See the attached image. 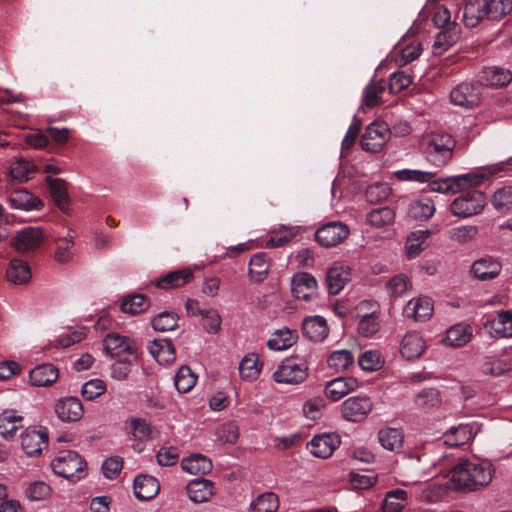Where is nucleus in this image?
Masks as SVG:
<instances>
[{
    "mask_svg": "<svg viewBox=\"0 0 512 512\" xmlns=\"http://www.w3.org/2000/svg\"><path fill=\"white\" fill-rule=\"evenodd\" d=\"M356 388V379L338 377L326 383L325 395L333 401H338Z\"/></svg>",
    "mask_w": 512,
    "mask_h": 512,
    "instance_id": "obj_32",
    "label": "nucleus"
},
{
    "mask_svg": "<svg viewBox=\"0 0 512 512\" xmlns=\"http://www.w3.org/2000/svg\"><path fill=\"white\" fill-rule=\"evenodd\" d=\"M413 403L419 410L428 412L438 408L441 404L440 392L435 388H425L413 397Z\"/></svg>",
    "mask_w": 512,
    "mask_h": 512,
    "instance_id": "obj_39",
    "label": "nucleus"
},
{
    "mask_svg": "<svg viewBox=\"0 0 512 512\" xmlns=\"http://www.w3.org/2000/svg\"><path fill=\"white\" fill-rule=\"evenodd\" d=\"M291 291L295 298L309 301L317 294V281L308 273H299L291 280Z\"/></svg>",
    "mask_w": 512,
    "mask_h": 512,
    "instance_id": "obj_18",
    "label": "nucleus"
},
{
    "mask_svg": "<svg viewBox=\"0 0 512 512\" xmlns=\"http://www.w3.org/2000/svg\"><path fill=\"white\" fill-rule=\"evenodd\" d=\"M373 403L367 396H353L341 404L342 416L351 422L364 420L372 410Z\"/></svg>",
    "mask_w": 512,
    "mask_h": 512,
    "instance_id": "obj_12",
    "label": "nucleus"
},
{
    "mask_svg": "<svg viewBox=\"0 0 512 512\" xmlns=\"http://www.w3.org/2000/svg\"><path fill=\"white\" fill-rule=\"evenodd\" d=\"M298 340L297 330L282 327L275 330L267 341V347L273 351H282L293 346Z\"/></svg>",
    "mask_w": 512,
    "mask_h": 512,
    "instance_id": "obj_30",
    "label": "nucleus"
},
{
    "mask_svg": "<svg viewBox=\"0 0 512 512\" xmlns=\"http://www.w3.org/2000/svg\"><path fill=\"white\" fill-rule=\"evenodd\" d=\"M478 228L475 225H462L449 231V238L459 244H465L475 239Z\"/></svg>",
    "mask_w": 512,
    "mask_h": 512,
    "instance_id": "obj_62",
    "label": "nucleus"
},
{
    "mask_svg": "<svg viewBox=\"0 0 512 512\" xmlns=\"http://www.w3.org/2000/svg\"><path fill=\"white\" fill-rule=\"evenodd\" d=\"M149 302L142 294L129 295L125 297L121 304V311L127 314H139L145 311Z\"/></svg>",
    "mask_w": 512,
    "mask_h": 512,
    "instance_id": "obj_55",
    "label": "nucleus"
},
{
    "mask_svg": "<svg viewBox=\"0 0 512 512\" xmlns=\"http://www.w3.org/2000/svg\"><path fill=\"white\" fill-rule=\"evenodd\" d=\"M422 50V44L418 40L409 42L408 39H402L394 50L396 62L400 66H405L417 59Z\"/></svg>",
    "mask_w": 512,
    "mask_h": 512,
    "instance_id": "obj_27",
    "label": "nucleus"
},
{
    "mask_svg": "<svg viewBox=\"0 0 512 512\" xmlns=\"http://www.w3.org/2000/svg\"><path fill=\"white\" fill-rule=\"evenodd\" d=\"M426 349V342L418 332H408L402 339L400 352L406 359H416Z\"/></svg>",
    "mask_w": 512,
    "mask_h": 512,
    "instance_id": "obj_28",
    "label": "nucleus"
},
{
    "mask_svg": "<svg viewBox=\"0 0 512 512\" xmlns=\"http://www.w3.org/2000/svg\"><path fill=\"white\" fill-rule=\"evenodd\" d=\"M262 368L260 356L255 352L248 353L239 363V374L242 380L254 382L259 378Z\"/></svg>",
    "mask_w": 512,
    "mask_h": 512,
    "instance_id": "obj_29",
    "label": "nucleus"
},
{
    "mask_svg": "<svg viewBox=\"0 0 512 512\" xmlns=\"http://www.w3.org/2000/svg\"><path fill=\"white\" fill-rule=\"evenodd\" d=\"M396 218L395 211L388 207L374 208L367 212L365 222L370 228L375 230L384 229L391 226Z\"/></svg>",
    "mask_w": 512,
    "mask_h": 512,
    "instance_id": "obj_31",
    "label": "nucleus"
},
{
    "mask_svg": "<svg viewBox=\"0 0 512 512\" xmlns=\"http://www.w3.org/2000/svg\"><path fill=\"white\" fill-rule=\"evenodd\" d=\"M6 277L9 282L17 285L26 284L31 279V270L28 263L20 260H11L6 272Z\"/></svg>",
    "mask_w": 512,
    "mask_h": 512,
    "instance_id": "obj_45",
    "label": "nucleus"
},
{
    "mask_svg": "<svg viewBox=\"0 0 512 512\" xmlns=\"http://www.w3.org/2000/svg\"><path fill=\"white\" fill-rule=\"evenodd\" d=\"M432 235L431 230H417L411 232L406 240V255L409 259H413L420 255L426 248V241Z\"/></svg>",
    "mask_w": 512,
    "mask_h": 512,
    "instance_id": "obj_44",
    "label": "nucleus"
},
{
    "mask_svg": "<svg viewBox=\"0 0 512 512\" xmlns=\"http://www.w3.org/2000/svg\"><path fill=\"white\" fill-rule=\"evenodd\" d=\"M411 287L409 278L404 274L392 277L386 284L388 293L393 297L402 296Z\"/></svg>",
    "mask_w": 512,
    "mask_h": 512,
    "instance_id": "obj_64",
    "label": "nucleus"
},
{
    "mask_svg": "<svg viewBox=\"0 0 512 512\" xmlns=\"http://www.w3.org/2000/svg\"><path fill=\"white\" fill-rule=\"evenodd\" d=\"M454 147L455 141L450 134L431 133L425 142L426 158L436 167L445 166L452 158Z\"/></svg>",
    "mask_w": 512,
    "mask_h": 512,
    "instance_id": "obj_3",
    "label": "nucleus"
},
{
    "mask_svg": "<svg viewBox=\"0 0 512 512\" xmlns=\"http://www.w3.org/2000/svg\"><path fill=\"white\" fill-rule=\"evenodd\" d=\"M436 211L434 201L430 198H420L412 200L407 208L408 216L414 220L426 221L430 219Z\"/></svg>",
    "mask_w": 512,
    "mask_h": 512,
    "instance_id": "obj_38",
    "label": "nucleus"
},
{
    "mask_svg": "<svg viewBox=\"0 0 512 512\" xmlns=\"http://www.w3.org/2000/svg\"><path fill=\"white\" fill-rule=\"evenodd\" d=\"M390 136L389 128L384 122L369 124L362 136L361 145L365 151L377 153L386 144Z\"/></svg>",
    "mask_w": 512,
    "mask_h": 512,
    "instance_id": "obj_10",
    "label": "nucleus"
},
{
    "mask_svg": "<svg viewBox=\"0 0 512 512\" xmlns=\"http://www.w3.org/2000/svg\"><path fill=\"white\" fill-rule=\"evenodd\" d=\"M488 0H469L463 11L465 26L476 27L484 18L490 19Z\"/></svg>",
    "mask_w": 512,
    "mask_h": 512,
    "instance_id": "obj_21",
    "label": "nucleus"
},
{
    "mask_svg": "<svg viewBox=\"0 0 512 512\" xmlns=\"http://www.w3.org/2000/svg\"><path fill=\"white\" fill-rule=\"evenodd\" d=\"M36 167L29 160L15 158L8 167V177L18 183L26 182L33 177Z\"/></svg>",
    "mask_w": 512,
    "mask_h": 512,
    "instance_id": "obj_35",
    "label": "nucleus"
},
{
    "mask_svg": "<svg viewBox=\"0 0 512 512\" xmlns=\"http://www.w3.org/2000/svg\"><path fill=\"white\" fill-rule=\"evenodd\" d=\"M58 370L52 364H42L33 368L29 373L31 385L42 387L53 384L58 379Z\"/></svg>",
    "mask_w": 512,
    "mask_h": 512,
    "instance_id": "obj_36",
    "label": "nucleus"
},
{
    "mask_svg": "<svg viewBox=\"0 0 512 512\" xmlns=\"http://www.w3.org/2000/svg\"><path fill=\"white\" fill-rule=\"evenodd\" d=\"M23 417L16 410L7 409L0 414V434L5 439L13 437L14 433L22 427Z\"/></svg>",
    "mask_w": 512,
    "mask_h": 512,
    "instance_id": "obj_43",
    "label": "nucleus"
},
{
    "mask_svg": "<svg viewBox=\"0 0 512 512\" xmlns=\"http://www.w3.org/2000/svg\"><path fill=\"white\" fill-rule=\"evenodd\" d=\"M43 241L44 234L40 228L27 227L17 232L11 245L17 252L26 253L40 247Z\"/></svg>",
    "mask_w": 512,
    "mask_h": 512,
    "instance_id": "obj_13",
    "label": "nucleus"
},
{
    "mask_svg": "<svg viewBox=\"0 0 512 512\" xmlns=\"http://www.w3.org/2000/svg\"><path fill=\"white\" fill-rule=\"evenodd\" d=\"M193 278V273L190 269H182L173 271L159 279L156 286L161 289L178 288L188 283Z\"/></svg>",
    "mask_w": 512,
    "mask_h": 512,
    "instance_id": "obj_47",
    "label": "nucleus"
},
{
    "mask_svg": "<svg viewBox=\"0 0 512 512\" xmlns=\"http://www.w3.org/2000/svg\"><path fill=\"white\" fill-rule=\"evenodd\" d=\"M350 230L347 225L339 221L326 223L319 227L315 234L316 241L323 247H335L342 243Z\"/></svg>",
    "mask_w": 512,
    "mask_h": 512,
    "instance_id": "obj_9",
    "label": "nucleus"
},
{
    "mask_svg": "<svg viewBox=\"0 0 512 512\" xmlns=\"http://www.w3.org/2000/svg\"><path fill=\"white\" fill-rule=\"evenodd\" d=\"M364 304L369 305L372 310L369 314H365L361 317L358 329L362 335L369 337L375 334L379 329L377 322L379 316L378 305L374 301L362 303V305Z\"/></svg>",
    "mask_w": 512,
    "mask_h": 512,
    "instance_id": "obj_48",
    "label": "nucleus"
},
{
    "mask_svg": "<svg viewBox=\"0 0 512 512\" xmlns=\"http://www.w3.org/2000/svg\"><path fill=\"white\" fill-rule=\"evenodd\" d=\"M8 202L12 208L24 211L38 210L43 206L38 197L24 188L12 191L8 196Z\"/></svg>",
    "mask_w": 512,
    "mask_h": 512,
    "instance_id": "obj_24",
    "label": "nucleus"
},
{
    "mask_svg": "<svg viewBox=\"0 0 512 512\" xmlns=\"http://www.w3.org/2000/svg\"><path fill=\"white\" fill-rule=\"evenodd\" d=\"M21 446L27 456H38L48 447V434L46 430L26 429L21 434Z\"/></svg>",
    "mask_w": 512,
    "mask_h": 512,
    "instance_id": "obj_15",
    "label": "nucleus"
},
{
    "mask_svg": "<svg viewBox=\"0 0 512 512\" xmlns=\"http://www.w3.org/2000/svg\"><path fill=\"white\" fill-rule=\"evenodd\" d=\"M278 508V496L273 492H265L251 502L249 512H277Z\"/></svg>",
    "mask_w": 512,
    "mask_h": 512,
    "instance_id": "obj_49",
    "label": "nucleus"
},
{
    "mask_svg": "<svg viewBox=\"0 0 512 512\" xmlns=\"http://www.w3.org/2000/svg\"><path fill=\"white\" fill-rule=\"evenodd\" d=\"M309 363L304 356H291L284 359L272 374L278 384L299 385L308 377Z\"/></svg>",
    "mask_w": 512,
    "mask_h": 512,
    "instance_id": "obj_2",
    "label": "nucleus"
},
{
    "mask_svg": "<svg viewBox=\"0 0 512 512\" xmlns=\"http://www.w3.org/2000/svg\"><path fill=\"white\" fill-rule=\"evenodd\" d=\"M434 310L433 302L428 297L412 298L407 302L403 309L406 318L416 322H424L428 320Z\"/></svg>",
    "mask_w": 512,
    "mask_h": 512,
    "instance_id": "obj_17",
    "label": "nucleus"
},
{
    "mask_svg": "<svg viewBox=\"0 0 512 512\" xmlns=\"http://www.w3.org/2000/svg\"><path fill=\"white\" fill-rule=\"evenodd\" d=\"M123 430L132 441L133 449L138 452H141L145 444L152 439L153 426L142 417H128L123 423Z\"/></svg>",
    "mask_w": 512,
    "mask_h": 512,
    "instance_id": "obj_6",
    "label": "nucleus"
},
{
    "mask_svg": "<svg viewBox=\"0 0 512 512\" xmlns=\"http://www.w3.org/2000/svg\"><path fill=\"white\" fill-rule=\"evenodd\" d=\"M340 436L336 433H324L313 437L308 443L310 452L318 458H328L339 447Z\"/></svg>",
    "mask_w": 512,
    "mask_h": 512,
    "instance_id": "obj_16",
    "label": "nucleus"
},
{
    "mask_svg": "<svg viewBox=\"0 0 512 512\" xmlns=\"http://www.w3.org/2000/svg\"><path fill=\"white\" fill-rule=\"evenodd\" d=\"M104 349L112 358H121L127 360V357H136L135 342L119 333L108 334L104 339Z\"/></svg>",
    "mask_w": 512,
    "mask_h": 512,
    "instance_id": "obj_11",
    "label": "nucleus"
},
{
    "mask_svg": "<svg viewBox=\"0 0 512 512\" xmlns=\"http://www.w3.org/2000/svg\"><path fill=\"white\" fill-rule=\"evenodd\" d=\"M178 316L174 312L164 311L152 319V326L155 330L166 332L177 327Z\"/></svg>",
    "mask_w": 512,
    "mask_h": 512,
    "instance_id": "obj_61",
    "label": "nucleus"
},
{
    "mask_svg": "<svg viewBox=\"0 0 512 512\" xmlns=\"http://www.w3.org/2000/svg\"><path fill=\"white\" fill-rule=\"evenodd\" d=\"M487 204L484 192L471 190L455 198L450 204V212L458 218H469L480 214Z\"/></svg>",
    "mask_w": 512,
    "mask_h": 512,
    "instance_id": "obj_4",
    "label": "nucleus"
},
{
    "mask_svg": "<svg viewBox=\"0 0 512 512\" xmlns=\"http://www.w3.org/2000/svg\"><path fill=\"white\" fill-rule=\"evenodd\" d=\"M181 467L193 475L207 474L212 470V461L202 454H193L181 461Z\"/></svg>",
    "mask_w": 512,
    "mask_h": 512,
    "instance_id": "obj_46",
    "label": "nucleus"
},
{
    "mask_svg": "<svg viewBox=\"0 0 512 512\" xmlns=\"http://www.w3.org/2000/svg\"><path fill=\"white\" fill-rule=\"evenodd\" d=\"M481 79L488 87L501 88L512 81V73L506 68L493 66L483 71Z\"/></svg>",
    "mask_w": 512,
    "mask_h": 512,
    "instance_id": "obj_37",
    "label": "nucleus"
},
{
    "mask_svg": "<svg viewBox=\"0 0 512 512\" xmlns=\"http://www.w3.org/2000/svg\"><path fill=\"white\" fill-rule=\"evenodd\" d=\"M471 435V428L468 425L460 424L456 427H451L444 434V443L451 447L461 446L470 440Z\"/></svg>",
    "mask_w": 512,
    "mask_h": 512,
    "instance_id": "obj_50",
    "label": "nucleus"
},
{
    "mask_svg": "<svg viewBox=\"0 0 512 512\" xmlns=\"http://www.w3.org/2000/svg\"><path fill=\"white\" fill-rule=\"evenodd\" d=\"M55 474L76 481L85 475L86 463L81 456L74 451H62L51 462Z\"/></svg>",
    "mask_w": 512,
    "mask_h": 512,
    "instance_id": "obj_5",
    "label": "nucleus"
},
{
    "mask_svg": "<svg viewBox=\"0 0 512 512\" xmlns=\"http://www.w3.org/2000/svg\"><path fill=\"white\" fill-rule=\"evenodd\" d=\"M216 437L222 443L234 444L239 438V427L234 421L223 423L216 429Z\"/></svg>",
    "mask_w": 512,
    "mask_h": 512,
    "instance_id": "obj_63",
    "label": "nucleus"
},
{
    "mask_svg": "<svg viewBox=\"0 0 512 512\" xmlns=\"http://www.w3.org/2000/svg\"><path fill=\"white\" fill-rule=\"evenodd\" d=\"M55 413L63 422H77L84 414L81 401L76 397H66L55 404Z\"/></svg>",
    "mask_w": 512,
    "mask_h": 512,
    "instance_id": "obj_19",
    "label": "nucleus"
},
{
    "mask_svg": "<svg viewBox=\"0 0 512 512\" xmlns=\"http://www.w3.org/2000/svg\"><path fill=\"white\" fill-rule=\"evenodd\" d=\"M394 176L399 181L427 183L434 178L435 173L431 171L403 169L395 171Z\"/></svg>",
    "mask_w": 512,
    "mask_h": 512,
    "instance_id": "obj_58",
    "label": "nucleus"
},
{
    "mask_svg": "<svg viewBox=\"0 0 512 512\" xmlns=\"http://www.w3.org/2000/svg\"><path fill=\"white\" fill-rule=\"evenodd\" d=\"M486 332L495 339L512 337V310H502L484 323Z\"/></svg>",
    "mask_w": 512,
    "mask_h": 512,
    "instance_id": "obj_14",
    "label": "nucleus"
},
{
    "mask_svg": "<svg viewBox=\"0 0 512 512\" xmlns=\"http://www.w3.org/2000/svg\"><path fill=\"white\" fill-rule=\"evenodd\" d=\"M481 99V86L472 82H462L455 86L450 92L451 103L464 108L478 106Z\"/></svg>",
    "mask_w": 512,
    "mask_h": 512,
    "instance_id": "obj_8",
    "label": "nucleus"
},
{
    "mask_svg": "<svg viewBox=\"0 0 512 512\" xmlns=\"http://www.w3.org/2000/svg\"><path fill=\"white\" fill-rule=\"evenodd\" d=\"M196 382L197 376L188 366H182L174 377V384L179 393L189 392Z\"/></svg>",
    "mask_w": 512,
    "mask_h": 512,
    "instance_id": "obj_53",
    "label": "nucleus"
},
{
    "mask_svg": "<svg viewBox=\"0 0 512 512\" xmlns=\"http://www.w3.org/2000/svg\"><path fill=\"white\" fill-rule=\"evenodd\" d=\"M494 467L486 460H461L446 474V487L453 491L472 492L486 487L493 478Z\"/></svg>",
    "mask_w": 512,
    "mask_h": 512,
    "instance_id": "obj_1",
    "label": "nucleus"
},
{
    "mask_svg": "<svg viewBox=\"0 0 512 512\" xmlns=\"http://www.w3.org/2000/svg\"><path fill=\"white\" fill-rule=\"evenodd\" d=\"M269 264L264 253L255 254L249 263V275L255 281H261L267 274Z\"/></svg>",
    "mask_w": 512,
    "mask_h": 512,
    "instance_id": "obj_60",
    "label": "nucleus"
},
{
    "mask_svg": "<svg viewBox=\"0 0 512 512\" xmlns=\"http://www.w3.org/2000/svg\"><path fill=\"white\" fill-rule=\"evenodd\" d=\"M135 497L146 501L154 498L160 490L158 480L150 475H138L133 484Z\"/></svg>",
    "mask_w": 512,
    "mask_h": 512,
    "instance_id": "obj_25",
    "label": "nucleus"
},
{
    "mask_svg": "<svg viewBox=\"0 0 512 512\" xmlns=\"http://www.w3.org/2000/svg\"><path fill=\"white\" fill-rule=\"evenodd\" d=\"M385 90V82L383 80H373L365 88L363 93V101L367 107H374L380 104L381 95Z\"/></svg>",
    "mask_w": 512,
    "mask_h": 512,
    "instance_id": "obj_57",
    "label": "nucleus"
},
{
    "mask_svg": "<svg viewBox=\"0 0 512 512\" xmlns=\"http://www.w3.org/2000/svg\"><path fill=\"white\" fill-rule=\"evenodd\" d=\"M501 170V165L494 164L486 167H481L466 174L453 176L456 193H459L466 189L480 186L485 180L499 173Z\"/></svg>",
    "mask_w": 512,
    "mask_h": 512,
    "instance_id": "obj_7",
    "label": "nucleus"
},
{
    "mask_svg": "<svg viewBox=\"0 0 512 512\" xmlns=\"http://www.w3.org/2000/svg\"><path fill=\"white\" fill-rule=\"evenodd\" d=\"M148 350L159 364L167 365L175 360V349L169 339H155L149 344Z\"/></svg>",
    "mask_w": 512,
    "mask_h": 512,
    "instance_id": "obj_33",
    "label": "nucleus"
},
{
    "mask_svg": "<svg viewBox=\"0 0 512 512\" xmlns=\"http://www.w3.org/2000/svg\"><path fill=\"white\" fill-rule=\"evenodd\" d=\"M304 336L314 342L323 341L329 333L326 320L321 316H310L302 323Z\"/></svg>",
    "mask_w": 512,
    "mask_h": 512,
    "instance_id": "obj_26",
    "label": "nucleus"
},
{
    "mask_svg": "<svg viewBox=\"0 0 512 512\" xmlns=\"http://www.w3.org/2000/svg\"><path fill=\"white\" fill-rule=\"evenodd\" d=\"M354 363V357L348 350H337L327 358V364L331 369L342 372L349 369Z\"/></svg>",
    "mask_w": 512,
    "mask_h": 512,
    "instance_id": "obj_52",
    "label": "nucleus"
},
{
    "mask_svg": "<svg viewBox=\"0 0 512 512\" xmlns=\"http://www.w3.org/2000/svg\"><path fill=\"white\" fill-rule=\"evenodd\" d=\"M52 489L44 481H34L25 490V496L29 501H45L51 495Z\"/></svg>",
    "mask_w": 512,
    "mask_h": 512,
    "instance_id": "obj_59",
    "label": "nucleus"
},
{
    "mask_svg": "<svg viewBox=\"0 0 512 512\" xmlns=\"http://www.w3.org/2000/svg\"><path fill=\"white\" fill-rule=\"evenodd\" d=\"M512 367L510 359L498 355L486 356L481 364V371L485 375L500 376Z\"/></svg>",
    "mask_w": 512,
    "mask_h": 512,
    "instance_id": "obj_42",
    "label": "nucleus"
},
{
    "mask_svg": "<svg viewBox=\"0 0 512 512\" xmlns=\"http://www.w3.org/2000/svg\"><path fill=\"white\" fill-rule=\"evenodd\" d=\"M408 503V493L406 490L397 488L388 491L385 494L380 508L387 512H403Z\"/></svg>",
    "mask_w": 512,
    "mask_h": 512,
    "instance_id": "obj_40",
    "label": "nucleus"
},
{
    "mask_svg": "<svg viewBox=\"0 0 512 512\" xmlns=\"http://www.w3.org/2000/svg\"><path fill=\"white\" fill-rule=\"evenodd\" d=\"M186 491L189 499L199 504L207 502L213 497L215 486L210 480L197 478L188 483Z\"/></svg>",
    "mask_w": 512,
    "mask_h": 512,
    "instance_id": "obj_22",
    "label": "nucleus"
},
{
    "mask_svg": "<svg viewBox=\"0 0 512 512\" xmlns=\"http://www.w3.org/2000/svg\"><path fill=\"white\" fill-rule=\"evenodd\" d=\"M49 187L54 201L59 209L63 212L68 210L67 189L62 179H48Z\"/></svg>",
    "mask_w": 512,
    "mask_h": 512,
    "instance_id": "obj_56",
    "label": "nucleus"
},
{
    "mask_svg": "<svg viewBox=\"0 0 512 512\" xmlns=\"http://www.w3.org/2000/svg\"><path fill=\"white\" fill-rule=\"evenodd\" d=\"M378 440L384 449L399 452L403 446L404 434L400 429L387 427L378 432Z\"/></svg>",
    "mask_w": 512,
    "mask_h": 512,
    "instance_id": "obj_41",
    "label": "nucleus"
},
{
    "mask_svg": "<svg viewBox=\"0 0 512 512\" xmlns=\"http://www.w3.org/2000/svg\"><path fill=\"white\" fill-rule=\"evenodd\" d=\"M350 280V268L335 264L327 272L326 284L330 294H339Z\"/></svg>",
    "mask_w": 512,
    "mask_h": 512,
    "instance_id": "obj_23",
    "label": "nucleus"
},
{
    "mask_svg": "<svg viewBox=\"0 0 512 512\" xmlns=\"http://www.w3.org/2000/svg\"><path fill=\"white\" fill-rule=\"evenodd\" d=\"M491 204L498 212H507L512 209V185L497 189L491 196Z\"/></svg>",
    "mask_w": 512,
    "mask_h": 512,
    "instance_id": "obj_51",
    "label": "nucleus"
},
{
    "mask_svg": "<svg viewBox=\"0 0 512 512\" xmlns=\"http://www.w3.org/2000/svg\"><path fill=\"white\" fill-rule=\"evenodd\" d=\"M472 328L467 324H455L450 327L443 338V343L449 347H462L472 339Z\"/></svg>",
    "mask_w": 512,
    "mask_h": 512,
    "instance_id": "obj_34",
    "label": "nucleus"
},
{
    "mask_svg": "<svg viewBox=\"0 0 512 512\" xmlns=\"http://www.w3.org/2000/svg\"><path fill=\"white\" fill-rule=\"evenodd\" d=\"M457 31L450 29L440 31L432 44V52L434 55H441L446 52L457 40Z\"/></svg>",
    "mask_w": 512,
    "mask_h": 512,
    "instance_id": "obj_54",
    "label": "nucleus"
},
{
    "mask_svg": "<svg viewBox=\"0 0 512 512\" xmlns=\"http://www.w3.org/2000/svg\"><path fill=\"white\" fill-rule=\"evenodd\" d=\"M502 270L501 263L493 257H483L473 262L470 273L479 281L496 278Z\"/></svg>",
    "mask_w": 512,
    "mask_h": 512,
    "instance_id": "obj_20",
    "label": "nucleus"
}]
</instances>
